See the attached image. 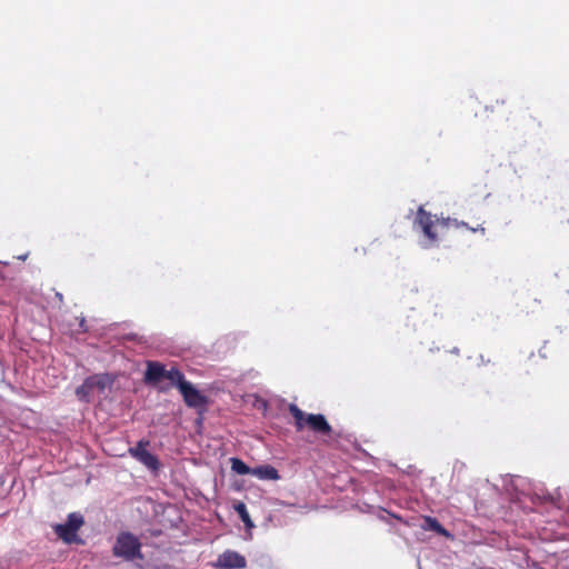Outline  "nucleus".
I'll list each match as a JSON object with an SVG mask.
<instances>
[{
    "mask_svg": "<svg viewBox=\"0 0 569 569\" xmlns=\"http://www.w3.org/2000/svg\"><path fill=\"white\" fill-rule=\"evenodd\" d=\"M289 411L295 418V425L298 431L308 426L313 432L319 435H330L331 426L328 423L323 415L306 413L295 403L289 405Z\"/></svg>",
    "mask_w": 569,
    "mask_h": 569,
    "instance_id": "nucleus-1",
    "label": "nucleus"
},
{
    "mask_svg": "<svg viewBox=\"0 0 569 569\" xmlns=\"http://www.w3.org/2000/svg\"><path fill=\"white\" fill-rule=\"evenodd\" d=\"M112 382L113 379L107 373L90 376L76 389V396L80 401L90 402L96 396L102 395Z\"/></svg>",
    "mask_w": 569,
    "mask_h": 569,
    "instance_id": "nucleus-2",
    "label": "nucleus"
},
{
    "mask_svg": "<svg viewBox=\"0 0 569 569\" xmlns=\"http://www.w3.org/2000/svg\"><path fill=\"white\" fill-rule=\"evenodd\" d=\"M140 549L141 543L136 536L129 532H121L116 539L112 552L113 556L130 561L136 558H142Z\"/></svg>",
    "mask_w": 569,
    "mask_h": 569,
    "instance_id": "nucleus-3",
    "label": "nucleus"
},
{
    "mask_svg": "<svg viewBox=\"0 0 569 569\" xmlns=\"http://www.w3.org/2000/svg\"><path fill=\"white\" fill-rule=\"evenodd\" d=\"M148 440H140L134 447H130L128 452L132 458L142 463L146 468L156 472L160 468V462L153 453L148 451Z\"/></svg>",
    "mask_w": 569,
    "mask_h": 569,
    "instance_id": "nucleus-4",
    "label": "nucleus"
},
{
    "mask_svg": "<svg viewBox=\"0 0 569 569\" xmlns=\"http://www.w3.org/2000/svg\"><path fill=\"white\" fill-rule=\"evenodd\" d=\"M166 367L159 362L149 361L144 373V381L148 385L158 386L159 391L167 392L169 385H160L164 379Z\"/></svg>",
    "mask_w": 569,
    "mask_h": 569,
    "instance_id": "nucleus-5",
    "label": "nucleus"
},
{
    "mask_svg": "<svg viewBox=\"0 0 569 569\" xmlns=\"http://www.w3.org/2000/svg\"><path fill=\"white\" fill-rule=\"evenodd\" d=\"M186 405L190 408H202L207 405V397L202 395L191 382L187 381L179 389Z\"/></svg>",
    "mask_w": 569,
    "mask_h": 569,
    "instance_id": "nucleus-6",
    "label": "nucleus"
},
{
    "mask_svg": "<svg viewBox=\"0 0 569 569\" xmlns=\"http://www.w3.org/2000/svg\"><path fill=\"white\" fill-rule=\"evenodd\" d=\"M246 566V558L232 550H227L221 553L216 562V567L221 569H243Z\"/></svg>",
    "mask_w": 569,
    "mask_h": 569,
    "instance_id": "nucleus-7",
    "label": "nucleus"
},
{
    "mask_svg": "<svg viewBox=\"0 0 569 569\" xmlns=\"http://www.w3.org/2000/svg\"><path fill=\"white\" fill-rule=\"evenodd\" d=\"M417 221L420 224L425 236L428 237L431 241H436L437 236L431 230L433 223L432 218L423 210L422 207H420L418 210Z\"/></svg>",
    "mask_w": 569,
    "mask_h": 569,
    "instance_id": "nucleus-8",
    "label": "nucleus"
},
{
    "mask_svg": "<svg viewBox=\"0 0 569 569\" xmlns=\"http://www.w3.org/2000/svg\"><path fill=\"white\" fill-rule=\"evenodd\" d=\"M251 475L256 476L260 479H269V480L279 479L277 469H274L271 466H261V467L252 468Z\"/></svg>",
    "mask_w": 569,
    "mask_h": 569,
    "instance_id": "nucleus-9",
    "label": "nucleus"
},
{
    "mask_svg": "<svg viewBox=\"0 0 569 569\" xmlns=\"http://www.w3.org/2000/svg\"><path fill=\"white\" fill-rule=\"evenodd\" d=\"M164 379L170 381V386H174L178 389H180L181 386L187 382L183 373L174 367L169 370L166 369Z\"/></svg>",
    "mask_w": 569,
    "mask_h": 569,
    "instance_id": "nucleus-10",
    "label": "nucleus"
},
{
    "mask_svg": "<svg viewBox=\"0 0 569 569\" xmlns=\"http://www.w3.org/2000/svg\"><path fill=\"white\" fill-rule=\"evenodd\" d=\"M54 531L60 539L67 543L74 542L77 540V531H71V528L67 523L57 525Z\"/></svg>",
    "mask_w": 569,
    "mask_h": 569,
    "instance_id": "nucleus-11",
    "label": "nucleus"
},
{
    "mask_svg": "<svg viewBox=\"0 0 569 569\" xmlns=\"http://www.w3.org/2000/svg\"><path fill=\"white\" fill-rule=\"evenodd\" d=\"M422 528L426 530L435 531L445 537L450 536V533L440 525V522L432 517H425Z\"/></svg>",
    "mask_w": 569,
    "mask_h": 569,
    "instance_id": "nucleus-12",
    "label": "nucleus"
},
{
    "mask_svg": "<svg viewBox=\"0 0 569 569\" xmlns=\"http://www.w3.org/2000/svg\"><path fill=\"white\" fill-rule=\"evenodd\" d=\"M231 470L238 475H251L252 468L248 467L242 460L238 458H231Z\"/></svg>",
    "mask_w": 569,
    "mask_h": 569,
    "instance_id": "nucleus-13",
    "label": "nucleus"
},
{
    "mask_svg": "<svg viewBox=\"0 0 569 569\" xmlns=\"http://www.w3.org/2000/svg\"><path fill=\"white\" fill-rule=\"evenodd\" d=\"M234 510L237 511V513L239 515V517L241 518V520L244 522V525L247 527L253 526V523L250 519L249 512L247 510V507L243 502H238L237 505H234Z\"/></svg>",
    "mask_w": 569,
    "mask_h": 569,
    "instance_id": "nucleus-14",
    "label": "nucleus"
},
{
    "mask_svg": "<svg viewBox=\"0 0 569 569\" xmlns=\"http://www.w3.org/2000/svg\"><path fill=\"white\" fill-rule=\"evenodd\" d=\"M66 523L71 528V531H78L83 525V517L80 513H70Z\"/></svg>",
    "mask_w": 569,
    "mask_h": 569,
    "instance_id": "nucleus-15",
    "label": "nucleus"
},
{
    "mask_svg": "<svg viewBox=\"0 0 569 569\" xmlns=\"http://www.w3.org/2000/svg\"><path fill=\"white\" fill-rule=\"evenodd\" d=\"M547 499L550 500L551 502L556 501V497L552 495H548Z\"/></svg>",
    "mask_w": 569,
    "mask_h": 569,
    "instance_id": "nucleus-16",
    "label": "nucleus"
},
{
    "mask_svg": "<svg viewBox=\"0 0 569 569\" xmlns=\"http://www.w3.org/2000/svg\"><path fill=\"white\" fill-rule=\"evenodd\" d=\"M56 296H57L60 300H62V295H61V293L57 292V293H56Z\"/></svg>",
    "mask_w": 569,
    "mask_h": 569,
    "instance_id": "nucleus-17",
    "label": "nucleus"
},
{
    "mask_svg": "<svg viewBox=\"0 0 569 569\" xmlns=\"http://www.w3.org/2000/svg\"><path fill=\"white\" fill-rule=\"evenodd\" d=\"M19 259H26V256L20 254Z\"/></svg>",
    "mask_w": 569,
    "mask_h": 569,
    "instance_id": "nucleus-18",
    "label": "nucleus"
},
{
    "mask_svg": "<svg viewBox=\"0 0 569 569\" xmlns=\"http://www.w3.org/2000/svg\"><path fill=\"white\" fill-rule=\"evenodd\" d=\"M19 259H26V256L20 254Z\"/></svg>",
    "mask_w": 569,
    "mask_h": 569,
    "instance_id": "nucleus-19",
    "label": "nucleus"
}]
</instances>
